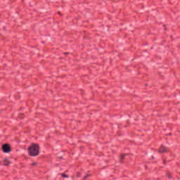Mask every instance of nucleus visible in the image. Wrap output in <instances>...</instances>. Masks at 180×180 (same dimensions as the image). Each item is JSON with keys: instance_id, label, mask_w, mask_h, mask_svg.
<instances>
[{"instance_id": "9b49d317", "label": "nucleus", "mask_w": 180, "mask_h": 180, "mask_svg": "<svg viewBox=\"0 0 180 180\" xmlns=\"http://www.w3.org/2000/svg\"><path fill=\"white\" fill-rule=\"evenodd\" d=\"M31 165H32V167H34L35 165H37V162H32V163L31 164Z\"/></svg>"}, {"instance_id": "f03ea898", "label": "nucleus", "mask_w": 180, "mask_h": 180, "mask_svg": "<svg viewBox=\"0 0 180 180\" xmlns=\"http://www.w3.org/2000/svg\"><path fill=\"white\" fill-rule=\"evenodd\" d=\"M1 150L3 153L7 154L12 151V148H11V145H9L8 143H4V145H2Z\"/></svg>"}, {"instance_id": "423d86ee", "label": "nucleus", "mask_w": 180, "mask_h": 180, "mask_svg": "<svg viewBox=\"0 0 180 180\" xmlns=\"http://www.w3.org/2000/svg\"><path fill=\"white\" fill-rule=\"evenodd\" d=\"M167 176L169 178V179H171V178H172V174L170 172H167Z\"/></svg>"}, {"instance_id": "ddd939ff", "label": "nucleus", "mask_w": 180, "mask_h": 180, "mask_svg": "<svg viewBox=\"0 0 180 180\" xmlns=\"http://www.w3.org/2000/svg\"><path fill=\"white\" fill-rule=\"evenodd\" d=\"M64 54L68 55V52L64 53Z\"/></svg>"}, {"instance_id": "39448f33", "label": "nucleus", "mask_w": 180, "mask_h": 180, "mask_svg": "<svg viewBox=\"0 0 180 180\" xmlns=\"http://www.w3.org/2000/svg\"><path fill=\"white\" fill-rule=\"evenodd\" d=\"M4 165L8 166L11 165V161L8 159H5L3 160Z\"/></svg>"}, {"instance_id": "9d476101", "label": "nucleus", "mask_w": 180, "mask_h": 180, "mask_svg": "<svg viewBox=\"0 0 180 180\" xmlns=\"http://www.w3.org/2000/svg\"><path fill=\"white\" fill-rule=\"evenodd\" d=\"M77 178H81V174L79 172L77 173Z\"/></svg>"}, {"instance_id": "0eeeda50", "label": "nucleus", "mask_w": 180, "mask_h": 180, "mask_svg": "<svg viewBox=\"0 0 180 180\" xmlns=\"http://www.w3.org/2000/svg\"><path fill=\"white\" fill-rule=\"evenodd\" d=\"M62 178H69V176L65 174V173L62 174Z\"/></svg>"}, {"instance_id": "6e6552de", "label": "nucleus", "mask_w": 180, "mask_h": 180, "mask_svg": "<svg viewBox=\"0 0 180 180\" xmlns=\"http://www.w3.org/2000/svg\"><path fill=\"white\" fill-rule=\"evenodd\" d=\"M19 117H20V119H23V117H25V114L20 113V114L19 115Z\"/></svg>"}, {"instance_id": "7ed1b4c3", "label": "nucleus", "mask_w": 180, "mask_h": 180, "mask_svg": "<svg viewBox=\"0 0 180 180\" xmlns=\"http://www.w3.org/2000/svg\"><path fill=\"white\" fill-rule=\"evenodd\" d=\"M158 153H160V154L168 153V148H167V146H161L158 150Z\"/></svg>"}, {"instance_id": "20e7f679", "label": "nucleus", "mask_w": 180, "mask_h": 180, "mask_svg": "<svg viewBox=\"0 0 180 180\" xmlns=\"http://www.w3.org/2000/svg\"><path fill=\"white\" fill-rule=\"evenodd\" d=\"M127 155H129V153H121L120 155V162H124L126 157H127Z\"/></svg>"}, {"instance_id": "f257e3e1", "label": "nucleus", "mask_w": 180, "mask_h": 180, "mask_svg": "<svg viewBox=\"0 0 180 180\" xmlns=\"http://www.w3.org/2000/svg\"><path fill=\"white\" fill-rule=\"evenodd\" d=\"M28 154L31 157H37L40 154V146L37 143H32L28 148Z\"/></svg>"}, {"instance_id": "1a4fd4ad", "label": "nucleus", "mask_w": 180, "mask_h": 180, "mask_svg": "<svg viewBox=\"0 0 180 180\" xmlns=\"http://www.w3.org/2000/svg\"><path fill=\"white\" fill-rule=\"evenodd\" d=\"M89 176H91V174H86V176H84V180L87 179Z\"/></svg>"}, {"instance_id": "f8f14e48", "label": "nucleus", "mask_w": 180, "mask_h": 180, "mask_svg": "<svg viewBox=\"0 0 180 180\" xmlns=\"http://www.w3.org/2000/svg\"><path fill=\"white\" fill-rule=\"evenodd\" d=\"M163 164H167V161H166V160H164V161H163Z\"/></svg>"}]
</instances>
